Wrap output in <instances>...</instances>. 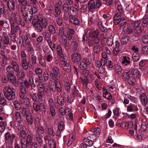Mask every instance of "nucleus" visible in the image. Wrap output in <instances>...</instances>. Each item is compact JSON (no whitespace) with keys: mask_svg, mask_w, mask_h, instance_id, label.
Returning <instances> with one entry per match:
<instances>
[{"mask_svg":"<svg viewBox=\"0 0 148 148\" xmlns=\"http://www.w3.org/2000/svg\"><path fill=\"white\" fill-rule=\"evenodd\" d=\"M69 15L72 16H76L77 14L78 10L77 8L72 6L70 7Z\"/></svg>","mask_w":148,"mask_h":148,"instance_id":"nucleus-19","label":"nucleus"},{"mask_svg":"<svg viewBox=\"0 0 148 148\" xmlns=\"http://www.w3.org/2000/svg\"><path fill=\"white\" fill-rule=\"evenodd\" d=\"M16 76L18 78H24L25 74L23 71L22 69L20 70L18 72L16 73Z\"/></svg>","mask_w":148,"mask_h":148,"instance_id":"nucleus-37","label":"nucleus"},{"mask_svg":"<svg viewBox=\"0 0 148 148\" xmlns=\"http://www.w3.org/2000/svg\"><path fill=\"white\" fill-rule=\"evenodd\" d=\"M25 117L27 123L30 125H32L33 122V117L31 114H28Z\"/></svg>","mask_w":148,"mask_h":148,"instance_id":"nucleus-31","label":"nucleus"},{"mask_svg":"<svg viewBox=\"0 0 148 148\" xmlns=\"http://www.w3.org/2000/svg\"><path fill=\"white\" fill-rule=\"evenodd\" d=\"M88 7L89 10L90 11H93L95 9V5L93 0H91L89 2Z\"/></svg>","mask_w":148,"mask_h":148,"instance_id":"nucleus-27","label":"nucleus"},{"mask_svg":"<svg viewBox=\"0 0 148 148\" xmlns=\"http://www.w3.org/2000/svg\"><path fill=\"white\" fill-rule=\"evenodd\" d=\"M114 67H115V70L116 73L118 74H120L121 73L122 69L121 66L117 65H114Z\"/></svg>","mask_w":148,"mask_h":148,"instance_id":"nucleus-46","label":"nucleus"},{"mask_svg":"<svg viewBox=\"0 0 148 148\" xmlns=\"http://www.w3.org/2000/svg\"><path fill=\"white\" fill-rule=\"evenodd\" d=\"M36 134L38 136L42 137L44 135V130L43 127L39 126L36 130Z\"/></svg>","mask_w":148,"mask_h":148,"instance_id":"nucleus-18","label":"nucleus"},{"mask_svg":"<svg viewBox=\"0 0 148 148\" xmlns=\"http://www.w3.org/2000/svg\"><path fill=\"white\" fill-rule=\"evenodd\" d=\"M129 37L128 36H123L121 39V44L125 45L126 44L129 40Z\"/></svg>","mask_w":148,"mask_h":148,"instance_id":"nucleus-34","label":"nucleus"},{"mask_svg":"<svg viewBox=\"0 0 148 148\" xmlns=\"http://www.w3.org/2000/svg\"><path fill=\"white\" fill-rule=\"evenodd\" d=\"M21 60H27V55L24 51H22L21 52Z\"/></svg>","mask_w":148,"mask_h":148,"instance_id":"nucleus-59","label":"nucleus"},{"mask_svg":"<svg viewBox=\"0 0 148 148\" xmlns=\"http://www.w3.org/2000/svg\"><path fill=\"white\" fill-rule=\"evenodd\" d=\"M142 52L145 55L148 54V47L147 46H144L142 49Z\"/></svg>","mask_w":148,"mask_h":148,"instance_id":"nucleus-63","label":"nucleus"},{"mask_svg":"<svg viewBox=\"0 0 148 148\" xmlns=\"http://www.w3.org/2000/svg\"><path fill=\"white\" fill-rule=\"evenodd\" d=\"M32 137L30 135H28L25 138V141L29 144H30L32 142Z\"/></svg>","mask_w":148,"mask_h":148,"instance_id":"nucleus-57","label":"nucleus"},{"mask_svg":"<svg viewBox=\"0 0 148 148\" xmlns=\"http://www.w3.org/2000/svg\"><path fill=\"white\" fill-rule=\"evenodd\" d=\"M73 41L71 42L72 49L73 50H76L78 47V43L77 41L75 39H73Z\"/></svg>","mask_w":148,"mask_h":148,"instance_id":"nucleus-41","label":"nucleus"},{"mask_svg":"<svg viewBox=\"0 0 148 148\" xmlns=\"http://www.w3.org/2000/svg\"><path fill=\"white\" fill-rule=\"evenodd\" d=\"M0 40L5 45H8L10 44L9 38L8 36H5L3 35V36L0 39Z\"/></svg>","mask_w":148,"mask_h":148,"instance_id":"nucleus-25","label":"nucleus"},{"mask_svg":"<svg viewBox=\"0 0 148 148\" xmlns=\"http://www.w3.org/2000/svg\"><path fill=\"white\" fill-rule=\"evenodd\" d=\"M75 33V31L73 29H70L68 32V38L69 40H71L73 35Z\"/></svg>","mask_w":148,"mask_h":148,"instance_id":"nucleus-42","label":"nucleus"},{"mask_svg":"<svg viewBox=\"0 0 148 148\" xmlns=\"http://www.w3.org/2000/svg\"><path fill=\"white\" fill-rule=\"evenodd\" d=\"M99 32L98 30H96L95 31L92 32L91 37L92 39L99 37Z\"/></svg>","mask_w":148,"mask_h":148,"instance_id":"nucleus-53","label":"nucleus"},{"mask_svg":"<svg viewBox=\"0 0 148 148\" xmlns=\"http://www.w3.org/2000/svg\"><path fill=\"white\" fill-rule=\"evenodd\" d=\"M140 56L139 54L134 53L132 55L133 60L134 62H137L139 59Z\"/></svg>","mask_w":148,"mask_h":148,"instance_id":"nucleus-43","label":"nucleus"},{"mask_svg":"<svg viewBox=\"0 0 148 148\" xmlns=\"http://www.w3.org/2000/svg\"><path fill=\"white\" fill-rule=\"evenodd\" d=\"M21 15L30 12L32 11V13H35L37 11V10L35 8H32L29 4L23 6L20 8Z\"/></svg>","mask_w":148,"mask_h":148,"instance_id":"nucleus-6","label":"nucleus"},{"mask_svg":"<svg viewBox=\"0 0 148 148\" xmlns=\"http://www.w3.org/2000/svg\"><path fill=\"white\" fill-rule=\"evenodd\" d=\"M140 100L142 104L144 106L146 105L148 103L147 97L146 94L143 93L140 96Z\"/></svg>","mask_w":148,"mask_h":148,"instance_id":"nucleus-16","label":"nucleus"},{"mask_svg":"<svg viewBox=\"0 0 148 148\" xmlns=\"http://www.w3.org/2000/svg\"><path fill=\"white\" fill-rule=\"evenodd\" d=\"M14 104L15 108L17 110H21L22 108L21 104L17 100L14 101Z\"/></svg>","mask_w":148,"mask_h":148,"instance_id":"nucleus-40","label":"nucleus"},{"mask_svg":"<svg viewBox=\"0 0 148 148\" xmlns=\"http://www.w3.org/2000/svg\"><path fill=\"white\" fill-rule=\"evenodd\" d=\"M26 93H23L20 92L19 93V96L20 98L22 99H24L27 101V106H29L30 104V102L29 98L27 97H25Z\"/></svg>","mask_w":148,"mask_h":148,"instance_id":"nucleus-29","label":"nucleus"},{"mask_svg":"<svg viewBox=\"0 0 148 148\" xmlns=\"http://www.w3.org/2000/svg\"><path fill=\"white\" fill-rule=\"evenodd\" d=\"M103 96L104 97L108 100L111 99L112 98V96L110 94L107 92H105L103 93Z\"/></svg>","mask_w":148,"mask_h":148,"instance_id":"nucleus-47","label":"nucleus"},{"mask_svg":"<svg viewBox=\"0 0 148 148\" xmlns=\"http://www.w3.org/2000/svg\"><path fill=\"white\" fill-rule=\"evenodd\" d=\"M79 91L76 88L75 86H74L73 90L72 93V96L73 97H75L79 94Z\"/></svg>","mask_w":148,"mask_h":148,"instance_id":"nucleus-58","label":"nucleus"},{"mask_svg":"<svg viewBox=\"0 0 148 148\" xmlns=\"http://www.w3.org/2000/svg\"><path fill=\"white\" fill-rule=\"evenodd\" d=\"M7 78L8 81L13 84H16V77L14 74L7 75Z\"/></svg>","mask_w":148,"mask_h":148,"instance_id":"nucleus-24","label":"nucleus"},{"mask_svg":"<svg viewBox=\"0 0 148 148\" xmlns=\"http://www.w3.org/2000/svg\"><path fill=\"white\" fill-rule=\"evenodd\" d=\"M33 13L32 12L31 13L30 12L22 15L26 23H29L31 22L32 19Z\"/></svg>","mask_w":148,"mask_h":148,"instance_id":"nucleus-13","label":"nucleus"},{"mask_svg":"<svg viewBox=\"0 0 148 148\" xmlns=\"http://www.w3.org/2000/svg\"><path fill=\"white\" fill-rule=\"evenodd\" d=\"M113 37L111 36V37L108 38L106 43L108 46H111L113 44Z\"/></svg>","mask_w":148,"mask_h":148,"instance_id":"nucleus-52","label":"nucleus"},{"mask_svg":"<svg viewBox=\"0 0 148 148\" xmlns=\"http://www.w3.org/2000/svg\"><path fill=\"white\" fill-rule=\"evenodd\" d=\"M114 23L115 25H119L120 27L127 25L126 19L124 18H121V15L119 13H116L113 17Z\"/></svg>","mask_w":148,"mask_h":148,"instance_id":"nucleus-4","label":"nucleus"},{"mask_svg":"<svg viewBox=\"0 0 148 148\" xmlns=\"http://www.w3.org/2000/svg\"><path fill=\"white\" fill-rule=\"evenodd\" d=\"M57 54L59 56L60 60L62 66L65 71L67 72L70 71L71 67L69 61L66 55L63 53L62 48L60 45H58L56 47Z\"/></svg>","mask_w":148,"mask_h":148,"instance_id":"nucleus-1","label":"nucleus"},{"mask_svg":"<svg viewBox=\"0 0 148 148\" xmlns=\"http://www.w3.org/2000/svg\"><path fill=\"white\" fill-rule=\"evenodd\" d=\"M6 70L7 72L8 73L7 76L14 74V69L11 66H8L7 67Z\"/></svg>","mask_w":148,"mask_h":148,"instance_id":"nucleus-32","label":"nucleus"},{"mask_svg":"<svg viewBox=\"0 0 148 148\" xmlns=\"http://www.w3.org/2000/svg\"><path fill=\"white\" fill-rule=\"evenodd\" d=\"M44 38H45L46 41L47 42L48 40H51V39L50 37V35L47 32H44L43 34Z\"/></svg>","mask_w":148,"mask_h":148,"instance_id":"nucleus-56","label":"nucleus"},{"mask_svg":"<svg viewBox=\"0 0 148 148\" xmlns=\"http://www.w3.org/2000/svg\"><path fill=\"white\" fill-rule=\"evenodd\" d=\"M43 51L45 53H46L45 55L53 53V51L47 47H46L44 48Z\"/></svg>","mask_w":148,"mask_h":148,"instance_id":"nucleus-44","label":"nucleus"},{"mask_svg":"<svg viewBox=\"0 0 148 148\" xmlns=\"http://www.w3.org/2000/svg\"><path fill=\"white\" fill-rule=\"evenodd\" d=\"M99 18L97 15L95 16L93 15L89 19L91 24H93L96 23Z\"/></svg>","mask_w":148,"mask_h":148,"instance_id":"nucleus-39","label":"nucleus"},{"mask_svg":"<svg viewBox=\"0 0 148 148\" xmlns=\"http://www.w3.org/2000/svg\"><path fill=\"white\" fill-rule=\"evenodd\" d=\"M11 25V31L10 33H13L16 34V33H19L21 32V29L18 26H14V22H12L10 21Z\"/></svg>","mask_w":148,"mask_h":148,"instance_id":"nucleus-11","label":"nucleus"},{"mask_svg":"<svg viewBox=\"0 0 148 148\" xmlns=\"http://www.w3.org/2000/svg\"><path fill=\"white\" fill-rule=\"evenodd\" d=\"M55 12L56 14H55V17H57L60 15L61 13L60 7L57 6L55 8Z\"/></svg>","mask_w":148,"mask_h":148,"instance_id":"nucleus-49","label":"nucleus"},{"mask_svg":"<svg viewBox=\"0 0 148 148\" xmlns=\"http://www.w3.org/2000/svg\"><path fill=\"white\" fill-rule=\"evenodd\" d=\"M69 19L70 22L74 25H77L79 24V20L72 15H70L69 17Z\"/></svg>","mask_w":148,"mask_h":148,"instance_id":"nucleus-17","label":"nucleus"},{"mask_svg":"<svg viewBox=\"0 0 148 148\" xmlns=\"http://www.w3.org/2000/svg\"><path fill=\"white\" fill-rule=\"evenodd\" d=\"M123 32L126 33L128 34H130L133 33L134 30L131 28L129 27L127 25L126 26H123Z\"/></svg>","mask_w":148,"mask_h":148,"instance_id":"nucleus-28","label":"nucleus"},{"mask_svg":"<svg viewBox=\"0 0 148 148\" xmlns=\"http://www.w3.org/2000/svg\"><path fill=\"white\" fill-rule=\"evenodd\" d=\"M21 114L19 112H16L15 114V121L19 123H23L22 118L21 116Z\"/></svg>","mask_w":148,"mask_h":148,"instance_id":"nucleus-21","label":"nucleus"},{"mask_svg":"<svg viewBox=\"0 0 148 148\" xmlns=\"http://www.w3.org/2000/svg\"><path fill=\"white\" fill-rule=\"evenodd\" d=\"M71 58L73 63L77 64L81 61L82 57L79 53H74L71 55Z\"/></svg>","mask_w":148,"mask_h":148,"instance_id":"nucleus-10","label":"nucleus"},{"mask_svg":"<svg viewBox=\"0 0 148 148\" xmlns=\"http://www.w3.org/2000/svg\"><path fill=\"white\" fill-rule=\"evenodd\" d=\"M3 91L5 96L8 100H11L15 98V93L9 86L5 87Z\"/></svg>","mask_w":148,"mask_h":148,"instance_id":"nucleus-5","label":"nucleus"},{"mask_svg":"<svg viewBox=\"0 0 148 148\" xmlns=\"http://www.w3.org/2000/svg\"><path fill=\"white\" fill-rule=\"evenodd\" d=\"M48 43L51 49L53 51L55 49V47L54 43L52 42V41L51 40H47Z\"/></svg>","mask_w":148,"mask_h":148,"instance_id":"nucleus-54","label":"nucleus"},{"mask_svg":"<svg viewBox=\"0 0 148 148\" xmlns=\"http://www.w3.org/2000/svg\"><path fill=\"white\" fill-rule=\"evenodd\" d=\"M5 141H7L12 144L14 139L15 137V135L13 134H11L9 132H8L5 135Z\"/></svg>","mask_w":148,"mask_h":148,"instance_id":"nucleus-12","label":"nucleus"},{"mask_svg":"<svg viewBox=\"0 0 148 148\" xmlns=\"http://www.w3.org/2000/svg\"><path fill=\"white\" fill-rule=\"evenodd\" d=\"M54 84L55 88L58 92H61L62 89V86L60 83V79H57L54 80Z\"/></svg>","mask_w":148,"mask_h":148,"instance_id":"nucleus-15","label":"nucleus"},{"mask_svg":"<svg viewBox=\"0 0 148 148\" xmlns=\"http://www.w3.org/2000/svg\"><path fill=\"white\" fill-rule=\"evenodd\" d=\"M134 29V33H136V34L140 35L144 33V29L142 27H138L137 28Z\"/></svg>","mask_w":148,"mask_h":148,"instance_id":"nucleus-30","label":"nucleus"},{"mask_svg":"<svg viewBox=\"0 0 148 148\" xmlns=\"http://www.w3.org/2000/svg\"><path fill=\"white\" fill-rule=\"evenodd\" d=\"M117 8L119 12V14L120 15H121V14H123L124 13V12L123 8L121 5H118L117 6Z\"/></svg>","mask_w":148,"mask_h":148,"instance_id":"nucleus-64","label":"nucleus"},{"mask_svg":"<svg viewBox=\"0 0 148 148\" xmlns=\"http://www.w3.org/2000/svg\"><path fill=\"white\" fill-rule=\"evenodd\" d=\"M33 90L34 91L35 90L32 88L31 91L29 92V95L32 98V100L34 102L36 101L37 99V96L36 93L33 92Z\"/></svg>","mask_w":148,"mask_h":148,"instance_id":"nucleus-26","label":"nucleus"},{"mask_svg":"<svg viewBox=\"0 0 148 148\" xmlns=\"http://www.w3.org/2000/svg\"><path fill=\"white\" fill-rule=\"evenodd\" d=\"M10 18L11 21H13L14 23L15 22L18 25L21 24V16L17 13L12 12L10 14Z\"/></svg>","mask_w":148,"mask_h":148,"instance_id":"nucleus-9","label":"nucleus"},{"mask_svg":"<svg viewBox=\"0 0 148 148\" xmlns=\"http://www.w3.org/2000/svg\"><path fill=\"white\" fill-rule=\"evenodd\" d=\"M7 4L8 8L10 11H14L15 8V4L13 0H8Z\"/></svg>","mask_w":148,"mask_h":148,"instance_id":"nucleus-14","label":"nucleus"},{"mask_svg":"<svg viewBox=\"0 0 148 148\" xmlns=\"http://www.w3.org/2000/svg\"><path fill=\"white\" fill-rule=\"evenodd\" d=\"M20 113L24 117L26 116L28 114L26 109L24 108H22L20 111Z\"/></svg>","mask_w":148,"mask_h":148,"instance_id":"nucleus-48","label":"nucleus"},{"mask_svg":"<svg viewBox=\"0 0 148 148\" xmlns=\"http://www.w3.org/2000/svg\"><path fill=\"white\" fill-rule=\"evenodd\" d=\"M128 83L130 85H134L135 79L138 78L139 76V71L136 69H132L126 73Z\"/></svg>","mask_w":148,"mask_h":148,"instance_id":"nucleus-3","label":"nucleus"},{"mask_svg":"<svg viewBox=\"0 0 148 148\" xmlns=\"http://www.w3.org/2000/svg\"><path fill=\"white\" fill-rule=\"evenodd\" d=\"M49 31L51 34H55L56 30L54 27L52 25H50L49 27Z\"/></svg>","mask_w":148,"mask_h":148,"instance_id":"nucleus-60","label":"nucleus"},{"mask_svg":"<svg viewBox=\"0 0 148 148\" xmlns=\"http://www.w3.org/2000/svg\"><path fill=\"white\" fill-rule=\"evenodd\" d=\"M88 66L84 61L81 62L79 64V68L82 70L86 69L88 68Z\"/></svg>","mask_w":148,"mask_h":148,"instance_id":"nucleus-45","label":"nucleus"},{"mask_svg":"<svg viewBox=\"0 0 148 148\" xmlns=\"http://www.w3.org/2000/svg\"><path fill=\"white\" fill-rule=\"evenodd\" d=\"M25 138H22L21 141V148H27L28 145H29L25 141Z\"/></svg>","mask_w":148,"mask_h":148,"instance_id":"nucleus-38","label":"nucleus"},{"mask_svg":"<svg viewBox=\"0 0 148 148\" xmlns=\"http://www.w3.org/2000/svg\"><path fill=\"white\" fill-rule=\"evenodd\" d=\"M28 66H29V62L27 61V60H21V66L23 69L27 71L28 69Z\"/></svg>","mask_w":148,"mask_h":148,"instance_id":"nucleus-23","label":"nucleus"},{"mask_svg":"<svg viewBox=\"0 0 148 148\" xmlns=\"http://www.w3.org/2000/svg\"><path fill=\"white\" fill-rule=\"evenodd\" d=\"M32 24L35 30L38 32H41L47 25V20L41 14H39L37 17L33 19Z\"/></svg>","mask_w":148,"mask_h":148,"instance_id":"nucleus-2","label":"nucleus"},{"mask_svg":"<svg viewBox=\"0 0 148 148\" xmlns=\"http://www.w3.org/2000/svg\"><path fill=\"white\" fill-rule=\"evenodd\" d=\"M80 82L81 83L84 85V86L86 87L88 89H89V88L88 87V79L87 77L85 78L84 79H83L82 77H80Z\"/></svg>","mask_w":148,"mask_h":148,"instance_id":"nucleus-36","label":"nucleus"},{"mask_svg":"<svg viewBox=\"0 0 148 148\" xmlns=\"http://www.w3.org/2000/svg\"><path fill=\"white\" fill-rule=\"evenodd\" d=\"M24 39L25 40V43L27 45H30V43L31 42V39L29 37L26 35L24 38Z\"/></svg>","mask_w":148,"mask_h":148,"instance_id":"nucleus-61","label":"nucleus"},{"mask_svg":"<svg viewBox=\"0 0 148 148\" xmlns=\"http://www.w3.org/2000/svg\"><path fill=\"white\" fill-rule=\"evenodd\" d=\"M18 1L19 4L22 6L29 4L27 0H18Z\"/></svg>","mask_w":148,"mask_h":148,"instance_id":"nucleus-62","label":"nucleus"},{"mask_svg":"<svg viewBox=\"0 0 148 148\" xmlns=\"http://www.w3.org/2000/svg\"><path fill=\"white\" fill-rule=\"evenodd\" d=\"M65 97L58 96L57 98V103L60 106L64 105V104Z\"/></svg>","mask_w":148,"mask_h":148,"instance_id":"nucleus-22","label":"nucleus"},{"mask_svg":"<svg viewBox=\"0 0 148 148\" xmlns=\"http://www.w3.org/2000/svg\"><path fill=\"white\" fill-rule=\"evenodd\" d=\"M103 44L98 45L95 46L93 48V50L94 52L98 53L100 51L103 50Z\"/></svg>","mask_w":148,"mask_h":148,"instance_id":"nucleus-20","label":"nucleus"},{"mask_svg":"<svg viewBox=\"0 0 148 148\" xmlns=\"http://www.w3.org/2000/svg\"><path fill=\"white\" fill-rule=\"evenodd\" d=\"M92 140V139L90 140L89 138H88L87 139L86 138H84L83 140V141L84 143L87 146L91 147L93 144Z\"/></svg>","mask_w":148,"mask_h":148,"instance_id":"nucleus-35","label":"nucleus"},{"mask_svg":"<svg viewBox=\"0 0 148 148\" xmlns=\"http://www.w3.org/2000/svg\"><path fill=\"white\" fill-rule=\"evenodd\" d=\"M71 85L70 83L68 82H66L64 84V87L65 90L68 92L70 91Z\"/></svg>","mask_w":148,"mask_h":148,"instance_id":"nucleus-51","label":"nucleus"},{"mask_svg":"<svg viewBox=\"0 0 148 148\" xmlns=\"http://www.w3.org/2000/svg\"><path fill=\"white\" fill-rule=\"evenodd\" d=\"M141 23V21L140 20H138L135 21L133 23H132L131 24L134 27V28H137L139 27V26Z\"/></svg>","mask_w":148,"mask_h":148,"instance_id":"nucleus-50","label":"nucleus"},{"mask_svg":"<svg viewBox=\"0 0 148 148\" xmlns=\"http://www.w3.org/2000/svg\"><path fill=\"white\" fill-rule=\"evenodd\" d=\"M68 4V3H64L63 5L62 9L64 14L68 13L69 14V9H70V7H69Z\"/></svg>","mask_w":148,"mask_h":148,"instance_id":"nucleus-33","label":"nucleus"},{"mask_svg":"<svg viewBox=\"0 0 148 148\" xmlns=\"http://www.w3.org/2000/svg\"><path fill=\"white\" fill-rule=\"evenodd\" d=\"M37 96L38 98V101H42L43 98V92L42 91H38L37 94Z\"/></svg>","mask_w":148,"mask_h":148,"instance_id":"nucleus-55","label":"nucleus"},{"mask_svg":"<svg viewBox=\"0 0 148 148\" xmlns=\"http://www.w3.org/2000/svg\"><path fill=\"white\" fill-rule=\"evenodd\" d=\"M49 75L51 78L55 80L59 79L61 75L58 69L55 67L52 68V71Z\"/></svg>","mask_w":148,"mask_h":148,"instance_id":"nucleus-8","label":"nucleus"},{"mask_svg":"<svg viewBox=\"0 0 148 148\" xmlns=\"http://www.w3.org/2000/svg\"><path fill=\"white\" fill-rule=\"evenodd\" d=\"M33 107L36 112H38L39 110H43L44 111L46 110L44 103L40 101L34 102Z\"/></svg>","mask_w":148,"mask_h":148,"instance_id":"nucleus-7","label":"nucleus"}]
</instances>
